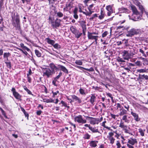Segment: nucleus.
<instances>
[{
  "label": "nucleus",
  "mask_w": 148,
  "mask_h": 148,
  "mask_svg": "<svg viewBox=\"0 0 148 148\" xmlns=\"http://www.w3.org/2000/svg\"><path fill=\"white\" fill-rule=\"evenodd\" d=\"M12 18L13 20L12 24L16 28H18V29H20L21 27L20 24V19L18 15H17L15 17H12Z\"/></svg>",
  "instance_id": "f257e3e1"
},
{
  "label": "nucleus",
  "mask_w": 148,
  "mask_h": 148,
  "mask_svg": "<svg viewBox=\"0 0 148 148\" xmlns=\"http://www.w3.org/2000/svg\"><path fill=\"white\" fill-rule=\"evenodd\" d=\"M141 33V31L139 29H132L128 31L126 36L128 37H132L134 35H137Z\"/></svg>",
  "instance_id": "f03ea898"
},
{
  "label": "nucleus",
  "mask_w": 148,
  "mask_h": 148,
  "mask_svg": "<svg viewBox=\"0 0 148 148\" xmlns=\"http://www.w3.org/2000/svg\"><path fill=\"white\" fill-rule=\"evenodd\" d=\"M42 70L43 76H46L48 78L51 77L53 74L54 73L49 68H43Z\"/></svg>",
  "instance_id": "7ed1b4c3"
},
{
  "label": "nucleus",
  "mask_w": 148,
  "mask_h": 148,
  "mask_svg": "<svg viewBox=\"0 0 148 148\" xmlns=\"http://www.w3.org/2000/svg\"><path fill=\"white\" fill-rule=\"evenodd\" d=\"M74 121L77 122L78 123L84 124L86 123V120L84 119L81 115H79L76 116L74 118Z\"/></svg>",
  "instance_id": "20e7f679"
},
{
  "label": "nucleus",
  "mask_w": 148,
  "mask_h": 148,
  "mask_svg": "<svg viewBox=\"0 0 148 148\" xmlns=\"http://www.w3.org/2000/svg\"><path fill=\"white\" fill-rule=\"evenodd\" d=\"M137 143V140L135 138H130L128 139V144H127V146L129 147V148H133V147L132 145H134L135 143Z\"/></svg>",
  "instance_id": "39448f33"
},
{
  "label": "nucleus",
  "mask_w": 148,
  "mask_h": 148,
  "mask_svg": "<svg viewBox=\"0 0 148 148\" xmlns=\"http://www.w3.org/2000/svg\"><path fill=\"white\" fill-rule=\"evenodd\" d=\"M13 95L14 97L17 99H18L21 97V95L16 91L15 89L14 88H12L11 90Z\"/></svg>",
  "instance_id": "423d86ee"
},
{
  "label": "nucleus",
  "mask_w": 148,
  "mask_h": 148,
  "mask_svg": "<svg viewBox=\"0 0 148 148\" xmlns=\"http://www.w3.org/2000/svg\"><path fill=\"white\" fill-rule=\"evenodd\" d=\"M114 135V133L113 132H110L108 134V135L107 136V138L110 141V143L111 144H113L115 140V139L113 137Z\"/></svg>",
  "instance_id": "0eeeda50"
},
{
  "label": "nucleus",
  "mask_w": 148,
  "mask_h": 148,
  "mask_svg": "<svg viewBox=\"0 0 148 148\" xmlns=\"http://www.w3.org/2000/svg\"><path fill=\"white\" fill-rule=\"evenodd\" d=\"M106 9L108 11L107 15L109 16L111 15V14L113 13V10L112 6L111 5H109L106 7Z\"/></svg>",
  "instance_id": "6e6552de"
},
{
  "label": "nucleus",
  "mask_w": 148,
  "mask_h": 148,
  "mask_svg": "<svg viewBox=\"0 0 148 148\" xmlns=\"http://www.w3.org/2000/svg\"><path fill=\"white\" fill-rule=\"evenodd\" d=\"M61 20L60 19L57 18L55 21L54 25H53V27L57 28L60 25V22Z\"/></svg>",
  "instance_id": "1a4fd4ad"
},
{
  "label": "nucleus",
  "mask_w": 148,
  "mask_h": 148,
  "mask_svg": "<svg viewBox=\"0 0 148 148\" xmlns=\"http://www.w3.org/2000/svg\"><path fill=\"white\" fill-rule=\"evenodd\" d=\"M86 117L89 119H91L90 120V123L91 124L95 125V124H98V120H97V119L88 116H87Z\"/></svg>",
  "instance_id": "9d476101"
},
{
  "label": "nucleus",
  "mask_w": 148,
  "mask_h": 148,
  "mask_svg": "<svg viewBox=\"0 0 148 148\" xmlns=\"http://www.w3.org/2000/svg\"><path fill=\"white\" fill-rule=\"evenodd\" d=\"M121 68H123L121 70L123 72H125L122 73V74L126 75L127 72H129L130 71L131 68L130 66L126 67L124 66H121Z\"/></svg>",
  "instance_id": "9b49d317"
},
{
  "label": "nucleus",
  "mask_w": 148,
  "mask_h": 148,
  "mask_svg": "<svg viewBox=\"0 0 148 148\" xmlns=\"http://www.w3.org/2000/svg\"><path fill=\"white\" fill-rule=\"evenodd\" d=\"M131 114L133 116L134 120L136 122H138L140 120L138 114L132 111L131 112Z\"/></svg>",
  "instance_id": "f8f14e48"
},
{
  "label": "nucleus",
  "mask_w": 148,
  "mask_h": 148,
  "mask_svg": "<svg viewBox=\"0 0 148 148\" xmlns=\"http://www.w3.org/2000/svg\"><path fill=\"white\" fill-rule=\"evenodd\" d=\"M123 56L124 57V58L125 60H128V59L130 57V55L128 53V51L124 50L123 52Z\"/></svg>",
  "instance_id": "ddd939ff"
},
{
  "label": "nucleus",
  "mask_w": 148,
  "mask_h": 148,
  "mask_svg": "<svg viewBox=\"0 0 148 148\" xmlns=\"http://www.w3.org/2000/svg\"><path fill=\"white\" fill-rule=\"evenodd\" d=\"M49 66L51 69V70L55 73V70H57L58 68L53 63H51L49 64Z\"/></svg>",
  "instance_id": "4468645a"
},
{
  "label": "nucleus",
  "mask_w": 148,
  "mask_h": 148,
  "mask_svg": "<svg viewBox=\"0 0 148 148\" xmlns=\"http://www.w3.org/2000/svg\"><path fill=\"white\" fill-rule=\"evenodd\" d=\"M71 97L74 100V101H77L78 103H81L82 102L81 99L75 95H71Z\"/></svg>",
  "instance_id": "2eb2a0df"
},
{
  "label": "nucleus",
  "mask_w": 148,
  "mask_h": 148,
  "mask_svg": "<svg viewBox=\"0 0 148 148\" xmlns=\"http://www.w3.org/2000/svg\"><path fill=\"white\" fill-rule=\"evenodd\" d=\"M98 141L95 140H93L90 141L89 143L90 146L92 147H95L97 145Z\"/></svg>",
  "instance_id": "dca6fc26"
},
{
  "label": "nucleus",
  "mask_w": 148,
  "mask_h": 148,
  "mask_svg": "<svg viewBox=\"0 0 148 148\" xmlns=\"http://www.w3.org/2000/svg\"><path fill=\"white\" fill-rule=\"evenodd\" d=\"M131 8L134 14L136 15L139 14V12H138L137 9L134 5H131Z\"/></svg>",
  "instance_id": "f3484780"
},
{
  "label": "nucleus",
  "mask_w": 148,
  "mask_h": 148,
  "mask_svg": "<svg viewBox=\"0 0 148 148\" xmlns=\"http://www.w3.org/2000/svg\"><path fill=\"white\" fill-rule=\"evenodd\" d=\"M58 66L61 70L67 74L68 73V70L65 67L60 65H59Z\"/></svg>",
  "instance_id": "a211bd4d"
},
{
  "label": "nucleus",
  "mask_w": 148,
  "mask_h": 148,
  "mask_svg": "<svg viewBox=\"0 0 148 148\" xmlns=\"http://www.w3.org/2000/svg\"><path fill=\"white\" fill-rule=\"evenodd\" d=\"M76 67L79 68V69H80L81 70H82V69H84L86 71H88L89 72H92L94 71V69L92 67H91L90 69H88L85 68L83 67L80 66H76Z\"/></svg>",
  "instance_id": "6ab92c4d"
},
{
  "label": "nucleus",
  "mask_w": 148,
  "mask_h": 148,
  "mask_svg": "<svg viewBox=\"0 0 148 148\" xmlns=\"http://www.w3.org/2000/svg\"><path fill=\"white\" fill-rule=\"evenodd\" d=\"M137 72L139 73H148V68L146 69V67L143 69H138L137 70Z\"/></svg>",
  "instance_id": "aec40b11"
},
{
  "label": "nucleus",
  "mask_w": 148,
  "mask_h": 148,
  "mask_svg": "<svg viewBox=\"0 0 148 148\" xmlns=\"http://www.w3.org/2000/svg\"><path fill=\"white\" fill-rule=\"evenodd\" d=\"M89 129L93 133H100L98 129L96 128V127H89Z\"/></svg>",
  "instance_id": "412c9836"
},
{
  "label": "nucleus",
  "mask_w": 148,
  "mask_h": 148,
  "mask_svg": "<svg viewBox=\"0 0 148 148\" xmlns=\"http://www.w3.org/2000/svg\"><path fill=\"white\" fill-rule=\"evenodd\" d=\"M116 109L118 110V111H119L120 112L121 111L122 109H123V107L119 103H117L116 104Z\"/></svg>",
  "instance_id": "4be33fe9"
},
{
  "label": "nucleus",
  "mask_w": 148,
  "mask_h": 148,
  "mask_svg": "<svg viewBox=\"0 0 148 148\" xmlns=\"http://www.w3.org/2000/svg\"><path fill=\"white\" fill-rule=\"evenodd\" d=\"M96 99V97L94 94H92L91 96L90 97V102L91 104H94V102L95 101V100Z\"/></svg>",
  "instance_id": "5701e85b"
},
{
  "label": "nucleus",
  "mask_w": 148,
  "mask_h": 148,
  "mask_svg": "<svg viewBox=\"0 0 148 148\" xmlns=\"http://www.w3.org/2000/svg\"><path fill=\"white\" fill-rule=\"evenodd\" d=\"M88 39L93 40L96 37H99V36H93L91 35V33H88Z\"/></svg>",
  "instance_id": "b1692460"
},
{
  "label": "nucleus",
  "mask_w": 148,
  "mask_h": 148,
  "mask_svg": "<svg viewBox=\"0 0 148 148\" xmlns=\"http://www.w3.org/2000/svg\"><path fill=\"white\" fill-rule=\"evenodd\" d=\"M119 127L123 129L127 128V126L124 125V123L122 122L121 120Z\"/></svg>",
  "instance_id": "393cba45"
},
{
  "label": "nucleus",
  "mask_w": 148,
  "mask_h": 148,
  "mask_svg": "<svg viewBox=\"0 0 148 148\" xmlns=\"http://www.w3.org/2000/svg\"><path fill=\"white\" fill-rule=\"evenodd\" d=\"M47 42L49 44H50L53 46L54 44H55V41L54 40H51L49 38H47Z\"/></svg>",
  "instance_id": "a878e982"
},
{
  "label": "nucleus",
  "mask_w": 148,
  "mask_h": 148,
  "mask_svg": "<svg viewBox=\"0 0 148 148\" xmlns=\"http://www.w3.org/2000/svg\"><path fill=\"white\" fill-rule=\"evenodd\" d=\"M127 111L126 110L123 108L121 112H120L119 113V114L120 116H123L124 115L126 114H127Z\"/></svg>",
  "instance_id": "bb28decb"
},
{
  "label": "nucleus",
  "mask_w": 148,
  "mask_h": 148,
  "mask_svg": "<svg viewBox=\"0 0 148 148\" xmlns=\"http://www.w3.org/2000/svg\"><path fill=\"white\" fill-rule=\"evenodd\" d=\"M122 120L124 121L126 123H128L129 122V120L127 119V116L125 114L123 115L122 117Z\"/></svg>",
  "instance_id": "cd10ccee"
},
{
  "label": "nucleus",
  "mask_w": 148,
  "mask_h": 148,
  "mask_svg": "<svg viewBox=\"0 0 148 148\" xmlns=\"http://www.w3.org/2000/svg\"><path fill=\"white\" fill-rule=\"evenodd\" d=\"M106 121H104L102 123L101 126H103L104 127L106 128L108 130H110L111 131H112V130L111 129L110 127H108V126H106L105 125V123H106Z\"/></svg>",
  "instance_id": "c85d7f7f"
},
{
  "label": "nucleus",
  "mask_w": 148,
  "mask_h": 148,
  "mask_svg": "<svg viewBox=\"0 0 148 148\" xmlns=\"http://www.w3.org/2000/svg\"><path fill=\"white\" fill-rule=\"evenodd\" d=\"M20 47L24 50H26L27 51H29L30 50L29 48L24 46L23 43H21L20 44Z\"/></svg>",
  "instance_id": "c756f323"
},
{
  "label": "nucleus",
  "mask_w": 148,
  "mask_h": 148,
  "mask_svg": "<svg viewBox=\"0 0 148 148\" xmlns=\"http://www.w3.org/2000/svg\"><path fill=\"white\" fill-rule=\"evenodd\" d=\"M70 29L71 32L74 34L76 32L78 31V30L76 28L73 26H71L70 27Z\"/></svg>",
  "instance_id": "7c9ffc66"
},
{
  "label": "nucleus",
  "mask_w": 148,
  "mask_h": 148,
  "mask_svg": "<svg viewBox=\"0 0 148 148\" xmlns=\"http://www.w3.org/2000/svg\"><path fill=\"white\" fill-rule=\"evenodd\" d=\"M74 34L75 35V37L77 38H78L82 35V33L79 32V31L78 30V31H77Z\"/></svg>",
  "instance_id": "2f4dec72"
},
{
  "label": "nucleus",
  "mask_w": 148,
  "mask_h": 148,
  "mask_svg": "<svg viewBox=\"0 0 148 148\" xmlns=\"http://www.w3.org/2000/svg\"><path fill=\"white\" fill-rule=\"evenodd\" d=\"M101 14L99 16V18L100 19H103L104 17L105 14L103 12V10H101Z\"/></svg>",
  "instance_id": "473e14b6"
},
{
  "label": "nucleus",
  "mask_w": 148,
  "mask_h": 148,
  "mask_svg": "<svg viewBox=\"0 0 148 148\" xmlns=\"http://www.w3.org/2000/svg\"><path fill=\"white\" fill-rule=\"evenodd\" d=\"M140 78L142 79H145V80H148V76L144 74L142 75H140Z\"/></svg>",
  "instance_id": "72a5a7b5"
},
{
  "label": "nucleus",
  "mask_w": 148,
  "mask_h": 148,
  "mask_svg": "<svg viewBox=\"0 0 148 148\" xmlns=\"http://www.w3.org/2000/svg\"><path fill=\"white\" fill-rule=\"evenodd\" d=\"M139 132L140 133V135L143 136H144V132L145 131V129H142L140 128L138 130Z\"/></svg>",
  "instance_id": "f704fd0d"
},
{
  "label": "nucleus",
  "mask_w": 148,
  "mask_h": 148,
  "mask_svg": "<svg viewBox=\"0 0 148 148\" xmlns=\"http://www.w3.org/2000/svg\"><path fill=\"white\" fill-rule=\"evenodd\" d=\"M43 102L47 103L54 102V100L52 99H43Z\"/></svg>",
  "instance_id": "c9c22d12"
},
{
  "label": "nucleus",
  "mask_w": 148,
  "mask_h": 148,
  "mask_svg": "<svg viewBox=\"0 0 148 148\" xmlns=\"http://www.w3.org/2000/svg\"><path fill=\"white\" fill-rule=\"evenodd\" d=\"M90 135L88 133H86L84 135L83 138L84 139H89L90 138Z\"/></svg>",
  "instance_id": "e433bc0d"
},
{
  "label": "nucleus",
  "mask_w": 148,
  "mask_h": 148,
  "mask_svg": "<svg viewBox=\"0 0 148 148\" xmlns=\"http://www.w3.org/2000/svg\"><path fill=\"white\" fill-rule=\"evenodd\" d=\"M119 10L120 11H121V12H126L128 11V10L127 8L123 7L119 8Z\"/></svg>",
  "instance_id": "4c0bfd02"
},
{
  "label": "nucleus",
  "mask_w": 148,
  "mask_h": 148,
  "mask_svg": "<svg viewBox=\"0 0 148 148\" xmlns=\"http://www.w3.org/2000/svg\"><path fill=\"white\" fill-rule=\"evenodd\" d=\"M139 59L141 60H143V61L144 62L143 63V64H147L148 62L147 59L143 58L142 57H140L139 58Z\"/></svg>",
  "instance_id": "58836bf2"
},
{
  "label": "nucleus",
  "mask_w": 148,
  "mask_h": 148,
  "mask_svg": "<svg viewBox=\"0 0 148 148\" xmlns=\"http://www.w3.org/2000/svg\"><path fill=\"white\" fill-rule=\"evenodd\" d=\"M53 46L55 48L57 49H60L61 48L60 45L58 43L54 44Z\"/></svg>",
  "instance_id": "ea45409f"
},
{
  "label": "nucleus",
  "mask_w": 148,
  "mask_h": 148,
  "mask_svg": "<svg viewBox=\"0 0 148 148\" xmlns=\"http://www.w3.org/2000/svg\"><path fill=\"white\" fill-rule=\"evenodd\" d=\"M0 111H1L2 114L6 118H7V117L6 115V114L5 112V111L0 107Z\"/></svg>",
  "instance_id": "a19ab883"
},
{
  "label": "nucleus",
  "mask_w": 148,
  "mask_h": 148,
  "mask_svg": "<svg viewBox=\"0 0 148 148\" xmlns=\"http://www.w3.org/2000/svg\"><path fill=\"white\" fill-rule=\"evenodd\" d=\"M35 52L36 55L37 57H39L41 56V53L38 50H36L35 51Z\"/></svg>",
  "instance_id": "79ce46f5"
},
{
  "label": "nucleus",
  "mask_w": 148,
  "mask_h": 148,
  "mask_svg": "<svg viewBox=\"0 0 148 148\" xmlns=\"http://www.w3.org/2000/svg\"><path fill=\"white\" fill-rule=\"evenodd\" d=\"M79 92L82 95H86V93L85 92L84 90L81 88L79 89Z\"/></svg>",
  "instance_id": "37998d69"
},
{
  "label": "nucleus",
  "mask_w": 148,
  "mask_h": 148,
  "mask_svg": "<svg viewBox=\"0 0 148 148\" xmlns=\"http://www.w3.org/2000/svg\"><path fill=\"white\" fill-rule=\"evenodd\" d=\"M10 55L9 53H4L3 54V58H8V57L10 56Z\"/></svg>",
  "instance_id": "c03bdc74"
},
{
  "label": "nucleus",
  "mask_w": 148,
  "mask_h": 148,
  "mask_svg": "<svg viewBox=\"0 0 148 148\" xmlns=\"http://www.w3.org/2000/svg\"><path fill=\"white\" fill-rule=\"evenodd\" d=\"M62 74V73L61 72H60L59 73V74L57 75L56 77L54 79H56V80H57L60 77V76H61Z\"/></svg>",
  "instance_id": "a18cd8bd"
},
{
  "label": "nucleus",
  "mask_w": 148,
  "mask_h": 148,
  "mask_svg": "<svg viewBox=\"0 0 148 148\" xmlns=\"http://www.w3.org/2000/svg\"><path fill=\"white\" fill-rule=\"evenodd\" d=\"M98 17L97 14H94L92 15V17L90 18H89V20H92L95 17Z\"/></svg>",
  "instance_id": "49530a36"
},
{
  "label": "nucleus",
  "mask_w": 148,
  "mask_h": 148,
  "mask_svg": "<svg viewBox=\"0 0 148 148\" xmlns=\"http://www.w3.org/2000/svg\"><path fill=\"white\" fill-rule=\"evenodd\" d=\"M57 16L59 17H61L63 16V14L60 12H59L57 13Z\"/></svg>",
  "instance_id": "de8ad7c7"
},
{
  "label": "nucleus",
  "mask_w": 148,
  "mask_h": 148,
  "mask_svg": "<svg viewBox=\"0 0 148 148\" xmlns=\"http://www.w3.org/2000/svg\"><path fill=\"white\" fill-rule=\"evenodd\" d=\"M135 64L137 66H140L142 65V64L140 61H137L135 62Z\"/></svg>",
  "instance_id": "09e8293b"
},
{
  "label": "nucleus",
  "mask_w": 148,
  "mask_h": 148,
  "mask_svg": "<svg viewBox=\"0 0 148 148\" xmlns=\"http://www.w3.org/2000/svg\"><path fill=\"white\" fill-rule=\"evenodd\" d=\"M139 52L142 54L143 56H144L145 57H147V56L145 54L144 51L142 49H139Z\"/></svg>",
  "instance_id": "8fccbe9b"
},
{
  "label": "nucleus",
  "mask_w": 148,
  "mask_h": 148,
  "mask_svg": "<svg viewBox=\"0 0 148 148\" xmlns=\"http://www.w3.org/2000/svg\"><path fill=\"white\" fill-rule=\"evenodd\" d=\"M75 63L77 65H81L82 64V62L80 60H77L75 62Z\"/></svg>",
  "instance_id": "3c124183"
},
{
  "label": "nucleus",
  "mask_w": 148,
  "mask_h": 148,
  "mask_svg": "<svg viewBox=\"0 0 148 148\" xmlns=\"http://www.w3.org/2000/svg\"><path fill=\"white\" fill-rule=\"evenodd\" d=\"M7 66L10 68H11V64L10 62H5Z\"/></svg>",
  "instance_id": "603ef678"
},
{
  "label": "nucleus",
  "mask_w": 148,
  "mask_h": 148,
  "mask_svg": "<svg viewBox=\"0 0 148 148\" xmlns=\"http://www.w3.org/2000/svg\"><path fill=\"white\" fill-rule=\"evenodd\" d=\"M108 34V33L107 31L105 32L102 34V37H106Z\"/></svg>",
  "instance_id": "864d4df0"
},
{
  "label": "nucleus",
  "mask_w": 148,
  "mask_h": 148,
  "mask_svg": "<svg viewBox=\"0 0 148 148\" xmlns=\"http://www.w3.org/2000/svg\"><path fill=\"white\" fill-rule=\"evenodd\" d=\"M106 95L107 96L111 98V100H112V101H113V97L112 96V95L111 93H108L106 94Z\"/></svg>",
  "instance_id": "5fc2aeb1"
},
{
  "label": "nucleus",
  "mask_w": 148,
  "mask_h": 148,
  "mask_svg": "<svg viewBox=\"0 0 148 148\" xmlns=\"http://www.w3.org/2000/svg\"><path fill=\"white\" fill-rule=\"evenodd\" d=\"M60 103H61L62 104V106H64V107H66V106L67 105V104L66 103H65L64 101H62L61 102V103H60Z\"/></svg>",
  "instance_id": "6e6d98bb"
},
{
  "label": "nucleus",
  "mask_w": 148,
  "mask_h": 148,
  "mask_svg": "<svg viewBox=\"0 0 148 148\" xmlns=\"http://www.w3.org/2000/svg\"><path fill=\"white\" fill-rule=\"evenodd\" d=\"M49 19L50 20V22L52 25V26L53 27V25H54V21H52V18L50 17H49Z\"/></svg>",
  "instance_id": "4d7b16f0"
},
{
  "label": "nucleus",
  "mask_w": 148,
  "mask_h": 148,
  "mask_svg": "<svg viewBox=\"0 0 148 148\" xmlns=\"http://www.w3.org/2000/svg\"><path fill=\"white\" fill-rule=\"evenodd\" d=\"M122 42L127 45V44L128 43V40L124 39L122 40Z\"/></svg>",
  "instance_id": "13d9d810"
},
{
  "label": "nucleus",
  "mask_w": 148,
  "mask_h": 148,
  "mask_svg": "<svg viewBox=\"0 0 148 148\" xmlns=\"http://www.w3.org/2000/svg\"><path fill=\"white\" fill-rule=\"evenodd\" d=\"M59 92L58 91H57L56 92H54L53 91H52V93L53 94V97H54L58 93H59Z\"/></svg>",
  "instance_id": "bf43d9fd"
},
{
  "label": "nucleus",
  "mask_w": 148,
  "mask_h": 148,
  "mask_svg": "<svg viewBox=\"0 0 148 148\" xmlns=\"http://www.w3.org/2000/svg\"><path fill=\"white\" fill-rule=\"evenodd\" d=\"M124 107L126 109V110H127V111H129V108H130V106L129 105H124Z\"/></svg>",
  "instance_id": "052dcab7"
},
{
  "label": "nucleus",
  "mask_w": 148,
  "mask_h": 148,
  "mask_svg": "<svg viewBox=\"0 0 148 148\" xmlns=\"http://www.w3.org/2000/svg\"><path fill=\"white\" fill-rule=\"evenodd\" d=\"M117 61L119 62H124V61L122 58H119L117 59Z\"/></svg>",
  "instance_id": "680f3d73"
},
{
  "label": "nucleus",
  "mask_w": 148,
  "mask_h": 148,
  "mask_svg": "<svg viewBox=\"0 0 148 148\" xmlns=\"http://www.w3.org/2000/svg\"><path fill=\"white\" fill-rule=\"evenodd\" d=\"M71 3H67L66 4V8H67L68 9V8H70V7H71Z\"/></svg>",
  "instance_id": "e2e57ef3"
},
{
  "label": "nucleus",
  "mask_w": 148,
  "mask_h": 148,
  "mask_svg": "<svg viewBox=\"0 0 148 148\" xmlns=\"http://www.w3.org/2000/svg\"><path fill=\"white\" fill-rule=\"evenodd\" d=\"M139 8L140 9V10H141L142 12L143 13V11H144V9L143 8V6H142L141 5H140L139 6Z\"/></svg>",
  "instance_id": "0e129e2a"
},
{
  "label": "nucleus",
  "mask_w": 148,
  "mask_h": 148,
  "mask_svg": "<svg viewBox=\"0 0 148 148\" xmlns=\"http://www.w3.org/2000/svg\"><path fill=\"white\" fill-rule=\"evenodd\" d=\"M42 112V111L41 110H38L36 112V114L38 115H40Z\"/></svg>",
  "instance_id": "69168bd1"
},
{
  "label": "nucleus",
  "mask_w": 148,
  "mask_h": 148,
  "mask_svg": "<svg viewBox=\"0 0 148 148\" xmlns=\"http://www.w3.org/2000/svg\"><path fill=\"white\" fill-rule=\"evenodd\" d=\"M28 82L30 83L31 82L32 79L29 76H27Z\"/></svg>",
  "instance_id": "338daca9"
},
{
  "label": "nucleus",
  "mask_w": 148,
  "mask_h": 148,
  "mask_svg": "<svg viewBox=\"0 0 148 148\" xmlns=\"http://www.w3.org/2000/svg\"><path fill=\"white\" fill-rule=\"evenodd\" d=\"M78 10V9L77 8H75L73 11V12L74 14H77Z\"/></svg>",
  "instance_id": "774afa93"
}]
</instances>
